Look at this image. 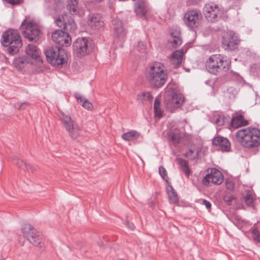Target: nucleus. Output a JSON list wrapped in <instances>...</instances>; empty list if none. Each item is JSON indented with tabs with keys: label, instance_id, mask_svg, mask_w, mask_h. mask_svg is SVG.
<instances>
[{
	"label": "nucleus",
	"instance_id": "obj_1",
	"mask_svg": "<svg viewBox=\"0 0 260 260\" xmlns=\"http://www.w3.org/2000/svg\"><path fill=\"white\" fill-rule=\"evenodd\" d=\"M145 78L152 87H161L168 79L164 65L160 62H154L148 65L145 72Z\"/></svg>",
	"mask_w": 260,
	"mask_h": 260
},
{
	"label": "nucleus",
	"instance_id": "obj_2",
	"mask_svg": "<svg viewBox=\"0 0 260 260\" xmlns=\"http://www.w3.org/2000/svg\"><path fill=\"white\" fill-rule=\"evenodd\" d=\"M236 140L246 148H254L260 145V130L249 127L237 131Z\"/></svg>",
	"mask_w": 260,
	"mask_h": 260
},
{
	"label": "nucleus",
	"instance_id": "obj_3",
	"mask_svg": "<svg viewBox=\"0 0 260 260\" xmlns=\"http://www.w3.org/2000/svg\"><path fill=\"white\" fill-rule=\"evenodd\" d=\"M1 42L3 46L8 47L7 51L11 55L17 54L22 46L21 37L15 29H10L4 32Z\"/></svg>",
	"mask_w": 260,
	"mask_h": 260
},
{
	"label": "nucleus",
	"instance_id": "obj_4",
	"mask_svg": "<svg viewBox=\"0 0 260 260\" xmlns=\"http://www.w3.org/2000/svg\"><path fill=\"white\" fill-rule=\"evenodd\" d=\"M230 63V60L227 57L219 54H215L211 56L207 60L206 68L209 73L217 75L218 73L228 71Z\"/></svg>",
	"mask_w": 260,
	"mask_h": 260
},
{
	"label": "nucleus",
	"instance_id": "obj_5",
	"mask_svg": "<svg viewBox=\"0 0 260 260\" xmlns=\"http://www.w3.org/2000/svg\"><path fill=\"white\" fill-rule=\"evenodd\" d=\"M45 54L47 61L53 66L60 68L67 62V55L60 47H51L45 51Z\"/></svg>",
	"mask_w": 260,
	"mask_h": 260
},
{
	"label": "nucleus",
	"instance_id": "obj_6",
	"mask_svg": "<svg viewBox=\"0 0 260 260\" xmlns=\"http://www.w3.org/2000/svg\"><path fill=\"white\" fill-rule=\"evenodd\" d=\"M203 12L208 21L215 22L221 17L223 10L219 5L210 2L205 5Z\"/></svg>",
	"mask_w": 260,
	"mask_h": 260
},
{
	"label": "nucleus",
	"instance_id": "obj_7",
	"mask_svg": "<svg viewBox=\"0 0 260 260\" xmlns=\"http://www.w3.org/2000/svg\"><path fill=\"white\" fill-rule=\"evenodd\" d=\"M73 48L77 55L82 57L92 51L93 48L92 40L90 38H79L74 43Z\"/></svg>",
	"mask_w": 260,
	"mask_h": 260
},
{
	"label": "nucleus",
	"instance_id": "obj_8",
	"mask_svg": "<svg viewBox=\"0 0 260 260\" xmlns=\"http://www.w3.org/2000/svg\"><path fill=\"white\" fill-rule=\"evenodd\" d=\"M184 97L182 94L175 92H167L164 96V103L167 109L173 112L176 109L180 107L184 102Z\"/></svg>",
	"mask_w": 260,
	"mask_h": 260
},
{
	"label": "nucleus",
	"instance_id": "obj_9",
	"mask_svg": "<svg viewBox=\"0 0 260 260\" xmlns=\"http://www.w3.org/2000/svg\"><path fill=\"white\" fill-rule=\"evenodd\" d=\"M60 119L69 135L73 139L77 138L81 132L78 124L72 119L70 116L64 113L61 114Z\"/></svg>",
	"mask_w": 260,
	"mask_h": 260
},
{
	"label": "nucleus",
	"instance_id": "obj_10",
	"mask_svg": "<svg viewBox=\"0 0 260 260\" xmlns=\"http://www.w3.org/2000/svg\"><path fill=\"white\" fill-rule=\"evenodd\" d=\"M15 68L21 70L25 67H31L32 66V45H28L25 49V54L18 57L14 61Z\"/></svg>",
	"mask_w": 260,
	"mask_h": 260
},
{
	"label": "nucleus",
	"instance_id": "obj_11",
	"mask_svg": "<svg viewBox=\"0 0 260 260\" xmlns=\"http://www.w3.org/2000/svg\"><path fill=\"white\" fill-rule=\"evenodd\" d=\"M223 181V176L222 174L217 169L212 168L211 169L210 173L206 175L202 182L204 185L208 186L210 183L216 185H220Z\"/></svg>",
	"mask_w": 260,
	"mask_h": 260
},
{
	"label": "nucleus",
	"instance_id": "obj_12",
	"mask_svg": "<svg viewBox=\"0 0 260 260\" xmlns=\"http://www.w3.org/2000/svg\"><path fill=\"white\" fill-rule=\"evenodd\" d=\"M239 40L232 31H229L223 36L222 45L225 50H233L237 48Z\"/></svg>",
	"mask_w": 260,
	"mask_h": 260
},
{
	"label": "nucleus",
	"instance_id": "obj_13",
	"mask_svg": "<svg viewBox=\"0 0 260 260\" xmlns=\"http://www.w3.org/2000/svg\"><path fill=\"white\" fill-rule=\"evenodd\" d=\"M53 42L61 46L68 47L71 44V38L67 32L56 30L52 34Z\"/></svg>",
	"mask_w": 260,
	"mask_h": 260
},
{
	"label": "nucleus",
	"instance_id": "obj_14",
	"mask_svg": "<svg viewBox=\"0 0 260 260\" xmlns=\"http://www.w3.org/2000/svg\"><path fill=\"white\" fill-rule=\"evenodd\" d=\"M201 18V14L199 15L196 10H192L188 11L185 13L184 21L189 28L192 29L198 26Z\"/></svg>",
	"mask_w": 260,
	"mask_h": 260
},
{
	"label": "nucleus",
	"instance_id": "obj_15",
	"mask_svg": "<svg viewBox=\"0 0 260 260\" xmlns=\"http://www.w3.org/2000/svg\"><path fill=\"white\" fill-rule=\"evenodd\" d=\"M20 30L23 36L29 41H32V18L26 17L20 26Z\"/></svg>",
	"mask_w": 260,
	"mask_h": 260
},
{
	"label": "nucleus",
	"instance_id": "obj_16",
	"mask_svg": "<svg viewBox=\"0 0 260 260\" xmlns=\"http://www.w3.org/2000/svg\"><path fill=\"white\" fill-rule=\"evenodd\" d=\"M134 10L138 16L143 19L146 18L148 9L143 1H138L136 2L135 3Z\"/></svg>",
	"mask_w": 260,
	"mask_h": 260
},
{
	"label": "nucleus",
	"instance_id": "obj_17",
	"mask_svg": "<svg viewBox=\"0 0 260 260\" xmlns=\"http://www.w3.org/2000/svg\"><path fill=\"white\" fill-rule=\"evenodd\" d=\"M214 145L218 146L221 148L222 151H229L231 148L230 141L226 139L221 136H217L215 137L212 141Z\"/></svg>",
	"mask_w": 260,
	"mask_h": 260
},
{
	"label": "nucleus",
	"instance_id": "obj_18",
	"mask_svg": "<svg viewBox=\"0 0 260 260\" xmlns=\"http://www.w3.org/2000/svg\"><path fill=\"white\" fill-rule=\"evenodd\" d=\"M112 22L114 25L115 37L119 39L123 40L125 37V31L122 22L118 19H114Z\"/></svg>",
	"mask_w": 260,
	"mask_h": 260
},
{
	"label": "nucleus",
	"instance_id": "obj_19",
	"mask_svg": "<svg viewBox=\"0 0 260 260\" xmlns=\"http://www.w3.org/2000/svg\"><path fill=\"white\" fill-rule=\"evenodd\" d=\"M183 137V134L181 133L178 128L172 126L169 132V137L174 144L180 143Z\"/></svg>",
	"mask_w": 260,
	"mask_h": 260
},
{
	"label": "nucleus",
	"instance_id": "obj_20",
	"mask_svg": "<svg viewBox=\"0 0 260 260\" xmlns=\"http://www.w3.org/2000/svg\"><path fill=\"white\" fill-rule=\"evenodd\" d=\"M34 60H35L36 67L35 71L37 73L41 72L43 71V62L42 58L41 57L39 50L36 46H34ZM35 65V62L34 61V66Z\"/></svg>",
	"mask_w": 260,
	"mask_h": 260
},
{
	"label": "nucleus",
	"instance_id": "obj_21",
	"mask_svg": "<svg viewBox=\"0 0 260 260\" xmlns=\"http://www.w3.org/2000/svg\"><path fill=\"white\" fill-rule=\"evenodd\" d=\"M88 25L94 29H98L104 26V22L99 15L96 14L90 17Z\"/></svg>",
	"mask_w": 260,
	"mask_h": 260
},
{
	"label": "nucleus",
	"instance_id": "obj_22",
	"mask_svg": "<svg viewBox=\"0 0 260 260\" xmlns=\"http://www.w3.org/2000/svg\"><path fill=\"white\" fill-rule=\"evenodd\" d=\"M248 124V121L244 119L243 116L238 115L233 117L230 125L232 128H237L239 127L246 125Z\"/></svg>",
	"mask_w": 260,
	"mask_h": 260
},
{
	"label": "nucleus",
	"instance_id": "obj_23",
	"mask_svg": "<svg viewBox=\"0 0 260 260\" xmlns=\"http://www.w3.org/2000/svg\"><path fill=\"white\" fill-rule=\"evenodd\" d=\"M183 54L184 52L182 50H176L172 54L170 61L175 68H178L180 66Z\"/></svg>",
	"mask_w": 260,
	"mask_h": 260
},
{
	"label": "nucleus",
	"instance_id": "obj_24",
	"mask_svg": "<svg viewBox=\"0 0 260 260\" xmlns=\"http://www.w3.org/2000/svg\"><path fill=\"white\" fill-rule=\"evenodd\" d=\"M75 98L78 103L82 105L83 107L87 110H90L92 108V104L84 96L79 93H76Z\"/></svg>",
	"mask_w": 260,
	"mask_h": 260
},
{
	"label": "nucleus",
	"instance_id": "obj_25",
	"mask_svg": "<svg viewBox=\"0 0 260 260\" xmlns=\"http://www.w3.org/2000/svg\"><path fill=\"white\" fill-rule=\"evenodd\" d=\"M21 230L24 237L31 243V239H32V227L31 225L27 223L24 224Z\"/></svg>",
	"mask_w": 260,
	"mask_h": 260
},
{
	"label": "nucleus",
	"instance_id": "obj_26",
	"mask_svg": "<svg viewBox=\"0 0 260 260\" xmlns=\"http://www.w3.org/2000/svg\"><path fill=\"white\" fill-rule=\"evenodd\" d=\"M167 190L168 197L170 202L173 204H177L178 203V197L177 193L171 185L167 187Z\"/></svg>",
	"mask_w": 260,
	"mask_h": 260
},
{
	"label": "nucleus",
	"instance_id": "obj_27",
	"mask_svg": "<svg viewBox=\"0 0 260 260\" xmlns=\"http://www.w3.org/2000/svg\"><path fill=\"white\" fill-rule=\"evenodd\" d=\"M76 28L77 26L73 19L71 16H68V19L64 26V29L67 31L73 33L76 30Z\"/></svg>",
	"mask_w": 260,
	"mask_h": 260
},
{
	"label": "nucleus",
	"instance_id": "obj_28",
	"mask_svg": "<svg viewBox=\"0 0 260 260\" xmlns=\"http://www.w3.org/2000/svg\"><path fill=\"white\" fill-rule=\"evenodd\" d=\"M42 27L34 22V42H37L42 39Z\"/></svg>",
	"mask_w": 260,
	"mask_h": 260
},
{
	"label": "nucleus",
	"instance_id": "obj_29",
	"mask_svg": "<svg viewBox=\"0 0 260 260\" xmlns=\"http://www.w3.org/2000/svg\"><path fill=\"white\" fill-rule=\"evenodd\" d=\"M140 136L139 133L135 131H132L128 133L122 134V138L127 141H133L137 139Z\"/></svg>",
	"mask_w": 260,
	"mask_h": 260
},
{
	"label": "nucleus",
	"instance_id": "obj_30",
	"mask_svg": "<svg viewBox=\"0 0 260 260\" xmlns=\"http://www.w3.org/2000/svg\"><path fill=\"white\" fill-rule=\"evenodd\" d=\"M67 8L71 13L77 14L79 11L78 0H69L68 2Z\"/></svg>",
	"mask_w": 260,
	"mask_h": 260
},
{
	"label": "nucleus",
	"instance_id": "obj_31",
	"mask_svg": "<svg viewBox=\"0 0 260 260\" xmlns=\"http://www.w3.org/2000/svg\"><path fill=\"white\" fill-rule=\"evenodd\" d=\"M244 200L247 206L252 208H254L253 204V197L252 192L250 191H248L246 195L244 197Z\"/></svg>",
	"mask_w": 260,
	"mask_h": 260
},
{
	"label": "nucleus",
	"instance_id": "obj_32",
	"mask_svg": "<svg viewBox=\"0 0 260 260\" xmlns=\"http://www.w3.org/2000/svg\"><path fill=\"white\" fill-rule=\"evenodd\" d=\"M34 246H39L42 247L44 246L43 238L41 235L35 233L34 232Z\"/></svg>",
	"mask_w": 260,
	"mask_h": 260
},
{
	"label": "nucleus",
	"instance_id": "obj_33",
	"mask_svg": "<svg viewBox=\"0 0 260 260\" xmlns=\"http://www.w3.org/2000/svg\"><path fill=\"white\" fill-rule=\"evenodd\" d=\"M199 152V151L196 149H189L186 153L185 156L190 160H193L198 157Z\"/></svg>",
	"mask_w": 260,
	"mask_h": 260
},
{
	"label": "nucleus",
	"instance_id": "obj_34",
	"mask_svg": "<svg viewBox=\"0 0 260 260\" xmlns=\"http://www.w3.org/2000/svg\"><path fill=\"white\" fill-rule=\"evenodd\" d=\"M68 19V15L64 14L61 16H59L58 18L56 20V23L57 25L64 29V26L65 25L66 22Z\"/></svg>",
	"mask_w": 260,
	"mask_h": 260
},
{
	"label": "nucleus",
	"instance_id": "obj_35",
	"mask_svg": "<svg viewBox=\"0 0 260 260\" xmlns=\"http://www.w3.org/2000/svg\"><path fill=\"white\" fill-rule=\"evenodd\" d=\"M15 164L19 168L22 169L24 171H28V167L24 162L22 160L19 159L18 158L14 159Z\"/></svg>",
	"mask_w": 260,
	"mask_h": 260
},
{
	"label": "nucleus",
	"instance_id": "obj_36",
	"mask_svg": "<svg viewBox=\"0 0 260 260\" xmlns=\"http://www.w3.org/2000/svg\"><path fill=\"white\" fill-rule=\"evenodd\" d=\"M30 104L27 103L17 102L14 104L15 108L17 109L19 111L26 109L27 107H30Z\"/></svg>",
	"mask_w": 260,
	"mask_h": 260
},
{
	"label": "nucleus",
	"instance_id": "obj_37",
	"mask_svg": "<svg viewBox=\"0 0 260 260\" xmlns=\"http://www.w3.org/2000/svg\"><path fill=\"white\" fill-rule=\"evenodd\" d=\"M172 46L174 48L179 47L182 44V40L180 37H175L170 41Z\"/></svg>",
	"mask_w": 260,
	"mask_h": 260
},
{
	"label": "nucleus",
	"instance_id": "obj_38",
	"mask_svg": "<svg viewBox=\"0 0 260 260\" xmlns=\"http://www.w3.org/2000/svg\"><path fill=\"white\" fill-rule=\"evenodd\" d=\"M251 234L253 240L256 242H260V234L256 228H253L251 230Z\"/></svg>",
	"mask_w": 260,
	"mask_h": 260
},
{
	"label": "nucleus",
	"instance_id": "obj_39",
	"mask_svg": "<svg viewBox=\"0 0 260 260\" xmlns=\"http://www.w3.org/2000/svg\"><path fill=\"white\" fill-rule=\"evenodd\" d=\"M136 49L141 53H145L146 51V46L142 42H138L136 46Z\"/></svg>",
	"mask_w": 260,
	"mask_h": 260
},
{
	"label": "nucleus",
	"instance_id": "obj_40",
	"mask_svg": "<svg viewBox=\"0 0 260 260\" xmlns=\"http://www.w3.org/2000/svg\"><path fill=\"white\" fill-rule=\"evenodd\" d=\"M159 173L163 179L167 181L168 176L167 175V172L166 170L162 167L160 166L159 168Z\"/></svg>",
	"mask_w": 260,
	"mask_h": 260
},
{
	"label": "nucleus",
	"instance_id": "obj_41",
	"mask_svg": "<svg viewBox=\"0 0 260 260\" xmlns=\"http://www.w3.org/2000/svg\"><path fill=\"white\" fill-rule=\"evenodd\" d=\"M177 160L178 161L179 165L182 168V169L188 166L187 162L186 160H185L182 158H178V159H177Z\"/></svg>",
	"mask_w": 260,
	"mask_h": 260
},
{
	"label": "nucleus",
	"instance_id": "obj_42",
	"mask_svg": "<svg viewBox=\"0 0 260 260\" xmlns=\"http://www.w3.org/2000/svg\"><path fill=\"white\" fill-rule=\"evenodd\" d=\"M201 201H202V203L206 206L207 209H208V210L211 209V204L210 203V202H209L205 199L201 200Z\"/></svg>",
	"mask_w": 260,
	"mask_h": 260
},
{
	"label": "nucleus",
	"instance_id": "obj_43",
	"mask_svg": "<svg viewBox=\"0 0 260 260\" xmlns=\"http://www.w3.org/2000/svg\"><path fill=\"white\" fill-rule=\"evenodd\" d=\"M142 95L144 98L147 99L148 101H151L153 99L152 96L149 92H143Z\"/></svg>",
	"mask_w": 260,
	"mask_h": 260
},
{
	"label": "nucleus",
	"instance_id": "obj_44",
	"mask_svg": "<svg viewBox=\"0 0 260 260\" xmlns=\"http://www.w3.org/2000/svg\"><path fill=\"white\" fill-rule=\"evenodd\" d=\"M155 115L158 116V117H161L162 116V112L160 110V107H156V109H154Z\"/></svg>",
	"mask_w": 260,
	"mask_h": 260
},
{
	"label": "nucleus",
	"instance_id": "obj_45",
	"mask_svg": "<svg viewBox=\"0 0 260 260\" xmlns=\"http://www.w3.org/2000/svg\"><path fill=\"white\" fill-rule=\"evenodd\" d=\"M182 171L184 172L186 177H188L190 173V171L188 167V166L186 167L183 168Z\"/></svg>",
	"mask_w": 260,
	"mask_h": 260
},
{
	"label": "nucleus",
	"instance_id": "obj_46",
	"mask_svg": "<svg viewBox=\"0 0 260 260\" xmlns=\"http://www.w3.org/2000/svg\"><path fill=\"white\" fill-rule=\"evenodd\" d=\"M4 1L12 5H15L18 4L20 2L19 0H4Z\"/></svg>",
	"mask_w": 260,
	"mask_h": 260
},
{
	"label": "nucleus",
	"instance_id": "obj_47",
	"mask_svg": "<svg viewBox=\"0 0 260 260\" xmlns=\"http://www.w3.org/2000/svg\"><path fill=\"white\" fill-rule=\"evenodd\" d=\"M172 38H174L175 37H180V32L177 30L174 31L171 34Z\"/></svg>",
	"mask_w": 260,
	"mask_h": 260
},
{
	"label": "nucleus",
	"instance_id": "obj_48",
	"mask_svg": "<svg viewBox=\"0 0 260 260\" xmlns=\"http://www.w3.org/2000/svg\"><path fill=\"white\" fill-rule=\"evenodd\" d=\"M160 101L158 99H155L154 103V109H156V107H159Z\"/></svg>",
	"mask_w": 260,
	"mask_h": 260
},
{
	"label": "nucleus",
	"instance_id": "obj_49",
	"mask_svg": "<svg viewBox=\"0 0 260 260\" xmlns=\"http://www.w3.org/2000/svg\"><path fill=\"white\" fill-rule=\"evenodd\" d=\"M127 226L132 230H133L135 228V226L133 223H130L129 222H127Z\"/></svg>",
	"mask_w": 260,
	"mask_h": 260
},
{
	"label": "nucleus",
	"instance_id": "obj_50",
	"mask_svg": "<svg viewBox=\"0 0 260 260\" xmlns=\"http://www.w3.org/2000/svg\"><path fill=\"white\" fill-rule=\"evenodd\" d=\"M233 198H233V196H230V197H229V199L228 200H226V198H225L224 200H225V202H228L229 204H230V202L233 199Z\"/></svg>",
	"mask_w": 260,
	"mask_h": 260
},
{
	"label": "nucleus",
	"instance_id": "obj_51",
	"mask_svg": "<svg viewBox=\"0 0 260 260\" xmlns=\"http://www.w3.org/2000/svg\"><path fill=\"white\" fill-rule=\"evenodd\" d=\"M155 203L153 201H152L149 203V206L152 208L154 207Z\"/></svg>",
	"mask_w": 260,
	"mask_h": 260
},
{
	"label": "nucleus",
	"instance_id": "obj_52",
	"mask_svg": "<svg viewBox=\"0 0 260 260\" xmlns=\"http://www.w3.org/2000/svg\"><path fill=\"white\" fill-rule=\"evenodd\" d=\"M227 185V188H229V189H233V186L232 185H231L230 183L229 184H226Z\"/></svg>",
	"mask_w": 260,
	"mask_h": 260
},
{
	"label": "nucleus",
	"instance_id": "obj_53",
	"mask_svg": "<svg viewBox=\"0 0 260 260\" xmlns=\"http://www.w3.org/2000/svg\"><path fill=\"white\" fill-rule=\"evenodd\" d=\"M102 0H99V2H101Z\"/></svg>",
	"mask_w": 260,
	"mask_h": 260
},
{
	"label": "nucleus",
	"instance_id": "obj_54",
	"mask_svg": "<svg viewBox=\"0 0 260 260\" xmlns=\"http://www.w3.org/2000/svg\"><path fill=\"white\" fill-rule=\"evenodd\" d=\"M120 260H124V259H120Z\"/></svg>",
	"mask_w": 260,
	"mask_h": 260
}]
</instances>
